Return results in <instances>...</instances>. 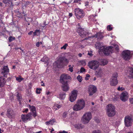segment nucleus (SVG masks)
<instances>
[{"mask_svg": "<svg viewBox=\"0 0 133 133\" xmlns=\"http://www.w3.org/2000/svg\"><path fill=\"white\" fill-rule=\"evenodd\" d=\"M85 103L84 101L82 99L78 100L73 107L74 111H77L83 109L85 106Z\"/></svg>", "mask_w": 133, "mask_h": 133, "instance_id": "f03ea898", "label": "nucleus"}, {"mask_svg": "<svg viewBox=\"0 0 133 133\" xmlns=\"http://www.w3.org/2000/svg\"><path fill=\"white\" fill-rule=\"evenodd\" d=\"M75 127L78 129H81L83 128L84 126L81 124H76L75 125Z\"/></svg>", "mask_w": 133, "mask_h": 133, "instance_id": "c85d7f7f", "label": "nucleus"}, {"mask_svg": "<svg viewBox=\"0 0 133 133\" xmlns=\"http://www.w3.org/2000/svg\"><path fill=\"white\" fill-rule=\"evenodd\" d=\"M32 117L31 113H29L26 115L22 114L21 116V119L24 122L30 120L32 119Z\"/></svg>", "mask_w": 133, "mask_h": 133, "instance_id": "ddd939ff", "label": "nucleus"}, {"mask_svg": "<svg viewBox=\"0 0 133 133\" xmlns=\"http://www.w3.org/2000/svg\"><path fill=\"white\" fill-rule=\"evenodd\" d=\"M65 97V94L64 93H61L59 95V98L61 99H64Z\"/></svg>", "mask_w": 133, "mask_h": 133, "instance_id": "2f4dec72", "label": "nucleus"}, {"mask_svg": "<svg viewBox=\"0 0 133 133\" xmlns=\"http://www.w3.org/2000/svg\"><path fill=\"white\" fill-rule=\"evenodd\" d=\"M14 114V112L12 109L11 108L8 109L7 111L6 115L9 118H11Z\"/></svg>", "mask_w": 133, "mask_h": 133, "instance_id": "4be33fe9", "label": "nucleus"}, {"mask_svg": "<svg viewBox=\"0 0 133 133\" xmlns=\"http://www.w3.org/2000/svg\"><path fill=\"white\" fill-rule=\"evenodd\" d=\"M115 107L111 104H108L107 107V114L109 117L114 116L116 114Z\"/></svg>", "mask_w": 133, "mask_h": 133, "instance_id": "7ed1b4c3", "label": "nucleus"}, {"mask_svg": "<svg viewBox=\"0 0 133 133\" xmlns=\"http://www.w3.org/2000/svg\"><path fill=\"white\" fill-rule=\"evenodd\" d=\"M77 31L79 35L82 37L86 36L88 35V32L85 31L83 29L81 28H78Z\"/></svg>", "mask_w": 133, "mask_h": 133, "instance_id": "2eb2a0df", "label": "nucleus"}, {"mask_svg": "<svg viewBox=\"0 0 133 133\" xmlns=\"http://www.w3.org/2000/svg\"><path fill=\"white\" fill-rule=\"evenodd\" d=\"M50 93V92L49 91H48L46 92V94L47 95H49Z\"/></svg>", "mask_w": 133, "mask_h": 133, "instance_id": "0e129e2a", "label": "nucleus"}, {"mask_svg": "<svg viewBox=\"0 0 133 133\" xmlns=\"http://www.w3.org/2000/svg\"><path fill=\"white\" fill-rule=\"evenodd\" d=\"M92 133H101L100 131L99 130L94 131Z\"/></svg>", "mask_w": 133, "mask_h": 133, "instance_id": "09e8293b", "label": "nucleus"}, {"mask_svg": "<svg viewBox=\"0 0 133 133\" xmlns=\"http://www.w3.org/2000/svg\"><path fill=\"white\" fill-rule=\"evenodd\" d=\"M95 72V75L97 77H102L104 74L103 69L101 68H98Z\"/></svg>", "mask_w": 133, "mask_h": 133, "instance_id": "dca6fc26", "label": "nucleus"}, {"mask_svg": "<svg viewBox=\"0 0 133 133\" xmlns=\"http://www.w3.org/2000/svg\"><path fill=\"white\" fill-rule=\"evenodd\" d=\"M61 105L56 104L54 105L53 107V108L56 110L61 108Z\"/></svg>", "mask_w": 133, "mask_h": 133, "instance_id": "c756f323", "label": "nucleus"}, {"mask_svg": "<svg viewBox=\"0 0 133 133\" xmlns=\"http://www.w3.org/2000/svg\"><path fill=\"white\" fill-rule=\"evenodd\" d=\"M90 77V75L89 74H87L86 76V77L88 78Z\"/></svg>", "mask_w": 133, "mask_h": 133, "instance_id": "e2e57ef3", "label": "nucleus"}, {"mask_svg": "<svg viewBox=\"0 0 133 133\" xmlns=\"http://www.w3.org/2000/svg\"><path fill=\"white\" fill-rule=\"evenodd\" d=\"M28 111V108H26L23 109V112L24 113H27Z\"/></svg>", "mask_w": 133, "mask_h": 133, "instance_id": "de8ad7c7", "label": "nucleus"}, {"mask_svg": "<svg viewBox=\"0 0 133 133\" xmlns=\"http://www.w3.org/2000/svg\"><path fill=\"white\" fill-rule=\"evenodd\" d=\"M68 46V44L67 43L65 44L61 48V49H64V50H65L66 49V48Z\"/></svg>", "mask_w": 133, "mask_h": 133, "instance_id": "c9c22d12", "label": "nucleus"}, {"mask_svg": "<svg viewBox=\"0 0 133 133\" xmlns=\"http://www.w3.org/2000/svg\"><path fill=\"white\" fill-rule=\"evenodd\" d=\"M96 48L99 49V52H103L104 54L106 55H109L110 53L112 52L113 47L110 46L107 47L106 46H103L102 43L99 42H97L95 44Z\"/></svg>", "mask_w": 133, "mask_h": 133, "instance_id": "f257e3e1", "label": "nucleus"}, {"mask_svg": "<svg viewBox=\"0 0 133 133\" xmlns=\"http://www.w3.org/2000/svg\"><path fill=\"white\" fill-rule=\"evenodd\" d=\"M49 59V58L48 57H46V56H44L43 58L41 59V61L44 62V63L45 64L48 62Z\"/></svg>", "mask_w": 133, "mask_h": 133, "instance_id": "bb28decb", "label": "nucleus"}, {"mask_svg": "<svg viewBox=\"0 0 133 133\" xmlns=\"http://www.w3.org/2000/svg\"><path fill=\"white\" fill-rule=\"evenodd\" d=\"M74 11L76 17L79 19L83 18L84 16V13L83 10L78 8H75Z\"/></svg>", "mask_w": 133, "mask_h": 133, "instance_id": "423d86ee", "label": "nucleus"}, {"mask_svg": "<svg viewBox=\"0 0 133 133\" xmlns=\"http://www.w3.org/2000/svg\"><path fill=\"white\" fill-rule=\"evenodd\" d=\"M81 0H75L74 1V3H78L79 4H80V1Z\"/></svg>", "mask_w": 133, "mask_h": 133, "instance_id": "603ef678", "label": "nucleus"}, {"mask_svg": "<svg viewBox=\"0 0 133 133\" xmlns=\"http://www.w3.org/2000/svg\"><path fill=\"white\" fill-rule=\"evenodd\" d=\"M108 62V61L106 59H101V65H105L107 64Z\"/></svg>", "mask_w": 133, "mask_h": 133, "instance_id": "cd10ccee", "label": "nucleus"}, {"mask_svg": "<svg viewBox=\"0 0 133 133\" xmlns=\"http://www.w3.org/2000/svg\"><path fill=\"white\" fill-rule=\"evenodd\" d=\"M78 91L77 90H74L71 92L69 97V100L71 102H73L75 100L77 95Z\"/></svg>", "mask_w": 133, "mask_h": 133, "instance_id": "1a4fd4ad", "label": "nucleus"}, {"mask_svg": "<svg viewBox=\"0 0 133 133\" xmlns=\"http://www.w3.org/2000/svg\"><path fill=\"white\" fill-rule=\"evenodd\" d=\"M70 77L67 75L62 74L61 77L60 81L62 84L67 83V79H69Z\"/></svg>", "mask_w": 133, "mask_h": 133, "instance_id": "4468645a", "label": "nucleus"}, {"mask_svg": "<svg viewBox=\"0 0 133 133\" xmlns=\"http://www.w3.org/2000/svg\"><path fill=\"white\" fill-rule=\"evenodd\" d=\"M41 132H42V131H39L38 132L33 133H41Z\"/></svg>", "mask_w": 133, "mask_h": 133, "instance_id": "774afa93", "label": "nucleus"}, {"mask_svg": "<svg viewBox=\"0 0 133 133\" xmlns=\"http://www.w3.org/2000/svg\"><path fill=\"white\" fill-rule=\"evenodd\" d=\"M41 90V88H37L36 90V93L37 94H39L40 93V91Z\"/></svg>", "mask_w": 133, "mask_h": 133, "instance_id": "ea45409f", "label": "nucleus"}, {"mask_svg": "<svg viewBox=\"0 0 133 133\" xmlns=\"http://www.w3.org/2000/svg\"><path fill=\"white\" fill-rule=\"evenodd\" d=\"M96 121L97 123H99L100 122V121L98 119H96Z\"/></svg>", "mask_w": 133, "mask_h": 133, "instance_id": "052dcab7", "label": "nucleus"}, {"mask_svg": "<svg viewBox=\"0 0 133 133\" xmlns=\"http://www.w3.org/2000/svg\"><path fill=\"white\" fill-rule=\"evenodd\" d=\"M72 15V13H70L69 14V16L70 17H71Z\"/></svg>", "mask_w": 133, "mask_h": 133, "instance_id": "13d9d810", "label": "nucleus"}, {"mask_svg": "<svg viewBox=\"0 0 133 133\" xmlns=\"http://www.w3.org/2000/svg\"><path fill=\"white\" fill-rule=\"evenodd\" d=\"M62 84V87L63 90L65 91H66L68 90L69 89V87L67 83Z\"/></svg>", "mask_w": 133, "mask_h": 133, "instance_id": "393cba45", "label": "nucleus"}, {"mask_svg": "<svg viewBox=\"0 0 133 133\" xmlns=\"http://www.w3.org/2000/svg\"><path fill=\"white\" fill-rule=\"evenodd\" d=\"M92 118V115L91 112H87L84 114L81 118V121L84 124L89 123Z\"/></svg>", "mask_w": 133, "mask_h": 133, "instance_id": "20e7f679", "label": "nucleus"}, {"mask_svg": "<svg viewBox=\"0 0 133 133\" xmlns=\"http://www.w3.org/2000/svg\"><path fill=\"white\" fill-rule=\"evenodd\" d=\"M16 80L19 82H21L23 80L24 78L21 77V76H19L18 77H16L15 76Z\"/></svg>", "mask_w": 133, "mask_h": 133, "instance_id": "7c9ffc66", "label": "nucleus"}, {"mask_svg": "<svg viewBox=\"0 0 133 133\" xmlns=\"http://www.w3.org/2000/svg\"><path fill=\"white\" fill-rule=\"evenodd\" d=\"M46 24H45V22L43 25H42V24H41L40 26L43 28L46 26Z\"/></svg>", "mask_w": 133, "mask_h": 133, "instance_id": "8fccbe9b", "label": "nucleus"}, {"mask_svg": "<svg viewBox=\"0 0 133 133\" xmlns=\"http://www.w3.org/2000/svg\"><path fill=\"white\" fill-rule=\"evenodd\" d=\"M3 2L6 4H7L9 3V0H3Z\"/></svg>", "mask_w": 133, "mask_h": 133, "instance_id": "49530a36", "label": "nucleus"}, {"mask_svg": "<svg viewBox=\"0 0 133 133\" xmlns=\"http://www.w3.org/2000/svg\"><path fill=\"white\" fill-rule=\"evenodd\" d=\"M77 78L79 82H81L82 81V77L80 75H78L77 76Z\"/></svg>", "mask_w": 133, "mask_h": 133, "instance_id": "e433bc0d", "label": "nucleus"}, {"mask_svg": "<svg viewBox=\"0 0 133 133\" xmlns=\"http://www.w3.org/2000/svg\"><path fill=\"white\" fill-rule=\"evenodd\" d=\"M37 33L35 31L34 32V36H36L37 35Z\"/></svg>", "mask_w": 133, "mask_h": 133, "instance_id": "bf43d9fd", "label": "nucleus"}, {"mask_svg": "<svg viewBox=\"0 0 133 133\" xmlns=\"http://www.w3.org/2000/svg\"><path fill=\"white\" fill-rule=\"evenodd\" d=\"M35 31L36 32L37 34H38V33L39 34V33H40L41 32V31H40V30H39V29H38V30H37H37H35Z\"/></svg>", "mask_w": 133, "mask_h": 133, "instance_id": "864d4df0", "label": "nucleus"}, {"mask_svg": "<svg viewBox=\"0 0 133 133\" xmlns=\"http://www.w3.org/2000/svg\"><path fill=\"white\" fill-rule=\"evenodd\" d=\"M69 68L68 70L71 72H72L73 71V66H71V65H69Z\"/></svg>", "mask_w": 133, "mask_h": 133, "instance_id": "4c0bfd02", "label": "nucleus"}, {"mask_svg": "<svg viewBox=\"0 0 133 133\" xmlns=\"http://www.w3.org/2000/svg\"><path fill=\"white\" fill-rule=\"evenodd\" d=\"M132 122V119L131 117L129 116H125L124 119L125 125L127 127L131 126Z\"/></svg>", "mask_w": 133, "mask_h": 133, "instance_id": "9b49d317", "label": "nucleus"}, {"mask_svg": "<svg viewBox=\"0 0 133 133\" xmlns=\"http://www.w3.org/2000/svg\"><path fill=\"white\" fill-rule=\"evenodd\" d=\"M99 62L96 60H92L90 61L88 64L89 67L94 70H96L99 67Z\"/></svg>", "mask_w": 133, "mask_h": 133, "instance_id": "39448f33", "label": "nucleus"}, {"mask_svg": "<svg viewBox=\"0 0 133 133\" xmlns=\"http://www.w3.org/2000/svg\"><path fill=\"white\" fill-rule=\"evenodd\" d=\"M81 63L83 65H85L86 64V62L84 60L81 61Z\"/></svg>", "mask_w": 133, "mask_h": 133, "instance_id": "c03bdc74", "label": "nucleus"}, {"mask_svg": "<svg viewBox=\"0 0 133 133\" xmlns=\"http://www.w3.org/2000/svg\"><path fill=\"white\" fill-rule=\"evenodd\" d=\"M15 37H12L11 36L10 37L8 38L9 41L11 42L12 41L15 40Z\"/></svg>", "mask_w": 133, "mask_h": 133, "instance_id": "72a5a7b5", "label": "nucleus"}, {"mask_svg": "<svg viewBox=\"0 0 133 133\" xmlns=\"http://www.w3.org/2000/svg\"><path fill=\"white\" fill-rule=\"evenodd\" d=\"M97 88L96 87L93 85H90L88 88V91L89 96L92 95L96 92Z\"/></svg>", "mask_w": 133, "mask_h": 133, "instance_id": "f8f14e48", "label": "nucleus"}, {"mask_svg": "<svg viewBox=\"0 0 133 133\" xmlns=\"http://www.w3.org/2000/svg\"><path fill=\"white\" fill-rule=\"evenodd\" d=\"M78 91L77 90H74L71 92L69 97V100L71 102H73L75 100L77 95Z\"/></svg>", "mask_w": 133, "mask_h": 133, "instance_id": "6e6552de", "label": "nucleus"}, {"mask_svg": "<svg viewBox=\"0 0 133 133\" xmlns=\"http://www.w3.org/2000/svg\"><path fill=\"white\" fill-rule=\"evenodd\" d=\"M129 101L131 103L133 104V98H130Z\"/></svg>", "mask_w": 133, "mask_h": 133, "instance_id": "3c124183", "label": "nucleus"}, {"mask_svg": "<svg viewBox=\"0 0 133 133\" xmlns=\"http://www.w3.org/2000/svg\"><path fill=\"white\" fill-rule=\"evenodd\" d=\"M85 71V69L83 67H82L80 69V71L81 72H83Z\"/></svg>", "mask_w": 133, "mask_h": 133, "instance_id": "a18cd8bd", "label": "nucleus"}, {"mask_svg": "<svg viewBox=\"0 0 133 133\" xmlns=\"http://www.w3.org/2000/svg\"><path fill=\"white\" fill-rule=\"evenodd\" d=\"M28 107L32 112V113H31L32 115L34 117H35L36 116L35 107L33 106H31L30 105H29Z\"/></svg>", "mask_w": 133, "mask_h": 133, "instance_id": "aec40b11", "label": "nucleus"}, {"mask_svg": "<svg viewBox=\"0 0 133 133\" xmlns=\"http://www.w3.org/2000/svg\"><path fill=\"white\" fill-rule=\"evenodd\" d=\"M59 133H68V132L65 131L63 130L62 131L59 132Z\"/></svg>", "mask_w": 133, "mask_h": 133, "instance_id": "5fc2aeb1", "label": "nucleus"}, {"mask_svg": "<svg viewBox=\"0 0 133 133\" xmlns=\"http://www.w3.org/2000/svg\"><path fill=\"white\" fill-rule=\"evenodd\" d=\"M54 131V129H53L52 128V129L50 131V132L51 133H52V131Z\"/></svg>", "mask_w": 133, "mask_h": 133, "instance_id": "69168bd1", "label": "nucleus"}, {"mask_svg": "<svg viewBox=\"0 0 133 133\" xmlns=\"http://www.w3.org/2000/svg\"><path fill=\"white\" fill-rule=\"evenodd\" d=\"M33 32L32 31H30V32H29L28 33V34L29 35H30L31 34H32V33Z\"/></svg>", "mask_w": 133, "mask_h": 133, "instance_id": "4d7b16f0", "label": "nucleus"}, {"mask_svg": "<svg viewBox=\"0 0 133 133\" xmlns=\"http://www.w3.org/2000/svg\"><path fill=\"white\" fill-rule=\"evenodd\" d=\"M9 72V69L7 66H5L3 67L2 73L4 75V76L5 77V75L7 74Z\"/></svg>", "mask_w": 133, "mask_h": 133, "instance_id": "412c9836", "label": "nucleus"}, {"mask_svg": "<svg viewBox=\"0 0 133 133\" xmlns=\"http://www.w3.org/2000/svg\"><path fill=\"white\" fill-rule=\"evenodd\" d=\"M117 73H114L113 74L110 81V84L111 85L115 86L117 84L118 82L117 79Z\"/></svg>", "mask_w": 133, "mask_h": 133, "instance_id": "9d476101", "label": "nucleus"}, {"mask_svg": "<svg viewBox=\"0 0 133 133\" xmlns=\"http://www.w3.org/2000/svg\"><path fill=\"white\" fill-rule=\"evenodd\" d=\"M66 115V113H64L63 114V116L64 117H65V115Z\"/></svg>", "mask_w": 133, "mask_h": 133, "instance_id": "338daca9", "label": "nucleus"}, {"mask_svg": "<svg viewBox=\"0 0 133 133\" xmlns=\"http://www.w3.org/2000/svg\"><path fill=\"white\" fill-rule=\"evenodd\" d=\"M128 93L126 91H124L120 95V99L123 101L125 102L128 99Z\"/></svg>", "mask_w": 133, "mask_h": 133, "instance_id": "f3484780", "label": "nucleus"}, {"mask_svg": "<svg viewBox=\"0 0 133 133\" xmlns=\"http://www.w3.org/2000/svg\"><path fill=\"white\" fill-rule=\"evenodd\" d=\"M39 45H40V44H39V42H37V43H36V46L37 47H39Z\"/></svg>", "mask_w": 133, "mask_h": 133, "instance_id": "6e6d98bb", "label": "nucleus"}, {"mask_svg": "<svg viewBox=\"0 0 133 133\" xmlns=\"http://www.w3.org/2000/svg\"><path fill=\"white\" fill-rule=\"evenodd\" d=\"M6 83L5 78L3 77H0V87L4 86Z\"/></svg>", "mask_w": 133, "mask_h": 133, "instance_id": "5701e85b", "label": "nucleus"}, {"mask_svg": "<svg viewBox=\"0 0 133 133\" xmlns=\"http://www.w3.org/2000/svg\"><path fill=\"white\" fill-rule=\"evenodd\" d=\"M91 37L92 38H97V39L99 40L102 39L103 38V36L102 33L98 32L95 35L92 36Z\"/></svg>", "mask_w": 133, "mask_h": 133, "instance_id": "6ab92c4d", "label": "nucleus"}, {"mask_svg": "<svg viewBox=\"0 0 133 133\" xmlns=\"http://www.w3.org/2000/svg\"><path fill=\"white\" fill-rule=\"evenodd\" d=\"M114 47L115 49L116 50H118L119 49L118 46V45L115 44L114 45Z\"/></svg>", "mask_w": 133, "mask_h": 133, "instance_id": "37998d69", "label": "nucleus"}, {"mask_svg": "<svg viewBox=\"0 0 133 133\" xmlns=\"http://www.w3.org/2000/svg\"><path fill=\"white\" fill-rule=\"evenodd\" d=\"M107 29L108 31H111L112 29V28L111 27V25H108L107 27Z\"/></svg>", "mask_w": 133, "mask_h": 133, "instance_id": "58836bf2", "label": "nucleus"}, {"mask_svg": "<svg viewBox=\"0 0 133 133\" xmlns=\"http://www.w3.org/2000/svg\"><path fill=\"white\" fill-rule=\"evenodd\" d=\"M63 61H65L66 63L68 62L67 59L65 57H60L58 59L57 61L55 63L57 64V67H59V65Z\"/></svg>", "mask_w": 133, "mask_h": 133, "instance_id": "a211bd4d", "label": "nucleus"}, {"mask_svg": "<svg viewBox=\"0 0 133 133\" xmlns=\"http://www.w3.org/2000/svg\"><path fill=\"white\" fill-rule=\"evenodd\" d=\"M91 3H89L88 1H86L85 2V5L86 6H91Z\"/></svg>", "mask_w": 133, "mask_h": 133, "instance_id": "f704fd0d", "label": "nucleus"}, {"mask_svg": "<svg viewBox=\"0 0 133 133\" xmlns=\"http://www.w3.org/2000/svg\"><path fill=\"white\" fill-rule=\"evenodd\" d=\"M55 122V121L54 119L50 120L49 121L46 122L45 124L46 125H52Z\"/></svg>", "mask_w": 133, "mask_h": 133, "instance_id": "a878e982", "label": "nucleus"}, {"mask_svg": "<svg viewBox=\"0 0 133 133\" xmlns=\"http://www.w3.org/2000/svg\"><path fill=\"white\" fill-rule=\"evenodd\" d=\"M122 57L125 60H129L131 58V52L127 50L123 51L122 53Z\"/></svg>", "mask_w": 133, "mask_h": 133, "instance_id": "0eeeda50", "label": "nucleus"}, {"mask_svg": "<svg viewBox=\"0 0 133 133\" xmlns=\"http://www.w3.org/2000/svg\"><path fill=\"white\" fill-rule=\"evenodd\" d=\"M124 88L122 87H119L117 88V90L118 91H123L124 90Z\"/></svg>", "mask_w": 133, "mask_h": 133, "instance_id": "a19ab883", "label": "nucleus"}, {"mask_svg": "<svg viewBox=\"0 0 133 133\" xmlns=\"http://www.w3.org/2000/svg\"><path fill=\"white\" fill-rule=\"evenodd\" d=\"M128 69V71L129 76L133 78V68L131 67H129Z\"/></svg>", "mask_w": 133, "mask_h": 133, "instance_id": "b1692460", "label": "nucleus"}, {"mask_svg": "<svg viewBox=\"0 0 133 133\" xmlns=\"http://www.w3.org/2000/svg\"><path fill=\"white\" fill-rule=\"evenodd\" d=\"M78 56L80 57H81L82 56V54L81 53H79L78 54Z\"/></svg>", "mask_w": 133, "mask_h": 133, "instance_id": "680f3d73", "label": "nucleus"}, {"mask_svg": "<svg viewBox=\"0 0 133 133\" xmlns=\"http://www.w3.org/2000/svg\"><path fill=\"white\" fill-rule=\"evenodd\" d=\"M29 4V2H24L22 4V6H23L26 7Z\"/></svg>", "mask_w": 133, "mask_h": 133, "instance_id": "473e14b6", "label": "nucleus"}, {"mask_svg": "<svg viewBox=\"0 0 133 133\" xmlns=\"http://www.w3.org/2000/svg\"><path fill=\"white\" fill-rule=\"evenodd\" d=\"M92 51H88V55L91 56H92Z\"/></svg>", "mask_w": 133, "mask_h": 133, "instance_id": "79ce46f5", "label": "nucleus"}]
</instances>
